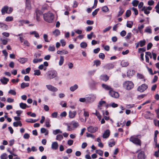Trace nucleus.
Returning <instances> with one entry per match:
<instances>
[{
	"mask_svg": "<svg viewBox=\"0 0 159 159\" xmlns=\"http://www.w3.org/2000/svg\"><path fill=\"white\" fill-rule=\"evenodd\" d=\"M44 20L49 23H52L53 20L54 16L50 12L45 13L43 15Z\"/></svg>",
	"mask_w": 159,
	"mask_h": 159,
	"instance_id": "obj_1",
	"label": "nucleus"
},
{
	"mask_svg": "<svg viewBox=\"0 0 159 159\" xmlns=\"http://www.w3.org/2000/svg\"><path fill=\"white\" fill-rule=\"evenodd\" d=\"M123 87L127 90H130L134 87V84L131 81H126L123 84Z\"/></svg>",
	"mask_w": 159,
	"mask_h": 159,
	"instance_id": "obj_2",
	"label": "nucleus"
},
{
	"mask_svg": "<svg viewBox=\"0 0 159 159\" xmlns=\"http://www.w3.org/2000/svg\"><path fill=\"white\" fill-rule=\"evenodd\" d=\"M47 79L51 80L57 76V73L55 70H50L47 72Z\"/></svg>",
	"mask_w": 159,
	"mask_h": 159,
	"instance_id": "obj_3",
	"label": "nucleus"
},
{
	"mask_svg": "<svg viewBox=\"0 0 159 159\" xmlns=\"http://www.w3.org/2000/svg\"><path fill=\"white\" fill-rule=\"evenodd\" d=\"M129 141L136 144L140 145L141 144V141L140 139L136 137L132 136L129 139Z\"/></svg>",
	"mask_w": 159,
	"mask_h": 159,
	"instance_id": "obj_4",
	"label": "nucleus"
},
{
	"mask_svg": "<svg viewBox=\"0 0 159 159\" xmlns=\"http://www.w3.org/2000/svg\"><path fill=\"white\" fill-rule=\"evenodd\" d=\"M96 95L94 94H91L89 96L86 97V102L91 103L93 102L96 99Z\"/></svg>",
	"mask_w": 159,
	"mask_h": 159,
	"instance_id": "obj_5",
	"label": "nucleus"
},
{
	"mask_svg": "<svg viewBox=\"0 0 159 159\" xmlns=\"http://www.w3.org/2000/svg\"><path fill=\"white\" fill-rule=\"evenodd\" d=\"M148 88V86L147 84H143L138 87L137 90L141 93H142L146 90Z\"/></svg>",
	"mask_w": 159,
	"mask_h": 159,
	"instance_id": "obj_6",
	"label": "nucleus"
},
{
	"mask_svg": "<svg viewBox=\"0 0 159 159\" xmlns=\"http://www.w3.org/2000/svg\"><path fill=\"white\" fill-rule=\"evenodd\" d=\"M109 93L111 97L115 98H118L119 97V93L118 92L114 91L113 88L112 90H111L110 91H109Z\"/></svg>",
	"mask_w": 159,
	"mask_h": 159,
	"instance_id": "obj_7",
	"label": "nucleus"
},
{
	"mask_svg": "<svg viewBox=\"0 0 159 159\" xmlns=\"http://www.w3.org/2000/svg\"><path fill=\"white\" fill-rule=\"evenodd\" d=\"M46 87L49 90L52 92H56L58 90L57 88L50 84L46 85Z\"/></svg>",
	"mask_w": 159,
	"mask_h": 159,
	"instance_id": "obj_8",
	"label": "nucleus"
},
{
	"mask_svg": "<svg viewBox=\"0 0 159 159\" xmlns=\"http://www.w3.org/2000/svg\"><path fill=\"white\" fill-rule=\"evenodd\" d=\"M88 131L91 133H94L98 131V128L97 127L90 126L87 128Z\"/></svg>",
	"mask_w": 159,
	"mask_h": 159,
	"instance_id": "obj_9",
	"label": "nucleus"
},
{
	"mask_svg": "<svg viewBox=\"0 0 159 159\" xmlns=\"http://www.w3.org/2000/svg\"><path fill=\"white\" fill-rule=\"evenodd\" d=\"M102 87L106 91H110L111 90H112V89L111 86L104 84H102Z\"/></svg>",
	"mask_w": 159,
	"mask_h": 159,
	"instance_id": "obj_10",
	"label": "nucleus"
},
{
	"mask_svg": "<svg viewBox=\"0 0 159 159\" xmlns=\"http://www.w3.org/2000/svg\"><path fill=\"white\" fill-rule=\"evenodd\" d=\"M138 159H145V157L144 152L143 151H140L138 153Z\"/></svg>",
	"mask_w": 159,
	"mask_h": 159,
	"instance_id": "obj_11",
	"label": "nucleus"
},
{
	"mask_svg": "<svg viewBox=\"0 0 159 159\" xmlns=\"http://www.w3.org/2000/svg\"><path fill=\"white\" fill-rule=\"evenodd\" d=\"M0 28L4 30H7L8 29V26L7 24L0 22Z\"/></svg>",
	"mask_w": 159,
	"mask_h": 159,
	"instance_id": "obj_12",
	"label": "nucleus"
},
{
	"mask_svg": "<svg viewBox=\"0 0 159 159\" xmlns=\"http://www.w3.org/2000/svg\"><path fill=\"white\" fill-rule=\"evenodd\" d=\"M0 81L2 84L5 85L9 81V79L5 77H3L0 79Z\"/></svg>",
	"mask_w": 159,
	"mask_h": 159,
	"instance_id": "obj_13",
	"label": "nucleus"
},
{
	"mask_svg": "<svg viewBox=\"0 0 159 159\" xmlns=\"http://www.w3.org/2000/svg\"><path fill=\"white\" fill-rule=\"evenodd\" d=\"M110 134V131L109 129H107L104 131L102 135V137L104 139L108 138Z\"/></svg>",
	"mask_w": 159,
	"mask_h": 159,
	"instance_id": "obj_14",
	"label": "nucleus"
},
{
	"mask_svg": "<svg viewBox=\"0 0 159 159\" xmlns=\"http://www.w3.org/2000/svg\"><path fill=\"white\" fill-rule=\"evenodd\" d=\"M77 114V112L75 111H70L69 112V116L70 118H74Z\"/></svg>",
	"mask_w": 159,
	"mask_h": 159,
	"instance_id": "obj_15",
	"label": "nucleus"
},
{
	"mask_svg": "<svg viewBox=\"0 0 159 159\" xmlns=\"http://www.w3.org/2000/svg\"><path fill=\"white\" fill-rule=\"evenodd\" d=\"M109 79V77L107 75H102L100 76V79L105 82L108 80Z\"/></svg>",
	"mask_w": 159,
	"mask_h": 159,
	"instance_id": "obj_16",
	"label": "nucleus"
},
{
	"mask_svg": "<svg viewBox=\"0 0 159 159\" xmlns=\"http://www.w3.org/2000/svg\"><path fill=\"white\" fill-rule=\"evenodd\" d=\"M23 33H21L20 34H14L15 36L18 37L19 36V40L20 43H23L24 41L25 40L24 38L23 37Z\"/></svg>",
	"mask_w": 159,
	"mask_h": 159,
	"instance_id": "obj_17",
	"label": "nucleus"
},
{
	"mask_svg": "<svg viewBox=\"0 0 159 159\" xmlns=\"http://www.w3.org/2000/svg\"><path fill=\"white\" fill-rule=\"evenodd\" d=\"M135 73V71L134 70H129L127 72V76L129 78L131 77L134 75Z\"/></svg>",
	"mask_w": 159,
	"mask_h": 159,
	"instance_id": "obj_18",
	"label": "nucleus"
},
{
	"mask_svg": "<svg viewBox=\"0 0 159 159\" xmlns=\"http://www.w3.org/2000/svg\"><path fill=\"white\" fill-rule=\"evenodd\" d=\"M114 66L113 63H108L105 65L103 67L106 69L110 70L113 68Z\"/></svg>",
	"mask_w": 159,
	"mask_h": 159,
	"instance_id": "obj_19",
	"label": "nucleus"
},
{
	"mask_svg": "<svg viewBox=\"0 0 159 159\" xmlns=\"http://www.w3.org/2000/svg\"><path fill=\"white\" fill-rule=\"evenodd\" d=\"M58 144L57 142H53L52 144L51 148L52 149L56 150L58 148Z\"/></svg>",
	"mask_w": 159,
	"mask_h": 159,
	"instance_id": "obj_20",
	"label": "nucleus"
},
{
	"mask_svg": "<svg viewBox=\"0 0 159 159\" xmlns=\"http://www.w3.org/2000/svg\"><path fill=\"white\" fill-rule=\"evenodd\" d=\"M18 22L20 23L19 25V26H22L23 24H27L29 23V21L28 20H20L18 21Z\"/></svg>",
	"mask_w": 159,
	"mask_h": 159,
	"instance_id": "obj_21",
	"label": "nucleus"
},
{
	"mask_svg": "<svg viewBox=\"0 0 159 159\" xmlns=\"http://www.w3.org/2000/svg\"><path fill=\"white\" fill-rule=\"evenodd\" d=\"M8 9V7L7 6H4L1 10L2 14L4 15L5 13H7V11Z\"/></svg>",
	"mask_w": 159,
	"mask_h": 159,
	"instance_id": "obj_22",
	"label": "nucleus"
},
{
	"mask_svg": "<svg viewBox=\"0 0 159 159\" xmlns=\"http://www.w3.org/2000/svg\"><path fill=\"white\" fill-rule=\"evenodd\" d=\"M18 61L21 64H24L28 61V59L26 58L21 57L18 59Z\"/></svg>",
	"mask_w": 159,
	"mask_h": 159,
	"instance_id": "obj_23",
	"label": "nucleus"
},
{
	"mask_svg": "<svg viewBox=\"0 0 159 159\" xmlns=\"http://www.w3.org/2000/svg\"><path fill=\"white\" fill-rule=\"evenodd\" d=\"M118 106V104L115 103V102L111 103H110L107 104L106 105V107H111L113 108H116Z\"/></svg>",
	"mask_w": 159,
	"mask_h": 159,
	"instance_id": "obj_24",
	"label": "nucleus"
},
{
	"mask_svg": "<svg viewBox=\"0 0 159 159\" xmlns=\"http://www.w3.org/2000/svg\"><path fill=\"white\" fill-rule=\"evenodd\" d=\"M26 7L28 9L30 10L31 9V6L29 0H25Z\"/></svg>",
	"mask_w": 159,
	"mask_h": 159,
	"instance_id": "obj_25",
	"label": "nucleus"
},
{
	"mask_svg": "<svg viewBox=\"0 0 159 159\" xmlns=\"http://www.w3.org/2000/svg\"><path fill=\"white\" fill-rule=\"evenodd\" d=\"M30 35H34V37L37 38H39V35L38 33L36 31H33L30 33Z\"/></svg>",
	"mask_w": 159,
	"mask_h": 159,
	"instance_id": "obj_26",
	"label": "nucleus"
},
{
	"mask_svg": "<svg viewBox=\"0 0 159 159\" xmlns=\"http://www.w3.org/2000/svg\"><path fill=\"white\" fill-rule=\"evenodd\" d=\"M42 12H40V11L39 10H37L36 11V19L37 21H40V15H39V14H42Z\"/></svg>",
	"mask_w": 159,
	"mask_h": 159,
	"instance_id": "obj_27",
	"label": "nucleus"
},
{
	"mask_svg": "<svg viewBox=\"0 0 159 159\" xmlns=\"http://www.w3.org/2000/svg\"><path fill=\"white\" fill-rule=\"evenodd\" d=\"M120 11L118 12L117 17H118L121 16L124 12L125 10L124 9L121 7H119Z\"/></svg>",
	"mask_w": 159,
	"mask_h": 159,
	"instance_id": "obj_28",
	"label": "nucleus"
},
{
	"mask_svg": "<svg viewBox=\"0 0 159 159\" xmlns=\"http://www.w3.org/2000/svg\"><path fill=\"white\" fill-rule=\"evenodd\" d=\"M52 33L54 35L57 37L60 35V31L58 29H56Z\"/></svg>",
	"mask_w": 159,
	"mask_h": 159,
	"instance_id": "obj_29",
	"label": "nucleus"
},
{
	"mask_svg": "<svg viewBox=\"0 0 159 159\" xmlns=\"http://www.w3.org/2000/svg\"><path fill=\"white\" fill-rule=\"evenodd\" d=\"M20 107L22 109H25L26 107H29V106L26 105V104L23 102H21L19 104Z\"/></svg>",
	"mask_w": 159,
	"mask_h": 159,
	"instance_id": "obj_30",
	"label": "nucleus"
},
{
	"mask_svg": "<svg viewBox=\"0 0 159 159\" xmlns=\"http://www.w3.org/2000/svg\"><path fill=\"white\" fill-rule=\"evenodd\" d=\"M144 32L150 34H151L152 33V30L151 29V27L150 26L147 27L144 30Z\"/></svg>",
	"mask_w": 159,
	"mask_h": 159,
	"instance_id": "obj_31",
	"label": "nucleus"
},
{
	"mask_svg": "<svg viewBox=\"0 0 159 159\" xmlns=\"http://www.w3.org/2000/svg\"><path fill=\"white\" fill-rule=\"evenodd\" d=\"M57 53L58 54H66L68 53V52L65 50H58L57 52Z\"/></svg>",
	"mask_w": 159,
	"mask_h": 159,
	"instance_id": "obj_32",
	"label": "nucleus"
},
{
	"mask_svg": "<svg viewBox=\"0 0 159 159\" xmlns=\"http://www.w3.org/2000/svg\"><path fill=\"white\" fill-rule=\"evenodd\" d=\"M43 61L42 58H39L38 59L37 58H34L33 60V63L36 64L39 62H40Z\"/></svg>",
	"mask_w": 159,
	"mask_h": 159,
	"instance_id": "obj_33",
	"label": "nucleus"
},
{
	"mask_svg": "<svg viewBox=\"0 0 159 159\" xmlns=\"http://www.w3.org/2000/svg\"><path fill=\"white\" fill-rule=\"evenodd\" d=\"M78 88V85L76 84H75L73 86L70 87V89L71 91L72 92H74L76 89H77Z\"/></svg>",
	"mask_w": 159,
	"mask_h": 159,
	"instance_id": "obj_34",
	"label": "nucleus"
},
{
	"mask_svg": "<svg viewBox=\"0 0 159 159\" xmlns=\"http://www.w3.org/2000/svg\"><path fill=\"white\" fill-rule=\"evenodd\" d=\"M62 131H61L60 129H57L54 130L52 131V133L54 135H56L59 133H62Z\"/></svg>",
	"mask_w": 159,
	"mask_h": 159,
	"instance_id": "obj_35",
	"label": "nucleus"
},
{
	"mask_svg": "<svg viewBox=\"0 0 159 159\" xmlns=\"http://www.w3.org/2000/svg\"><path fill=\"white\" fill-rule=\"evenodd\" d=\"M63 139V136L61 134H58L56 136V139L59 141H61Z\"/></svg>",
	"mask_w": 159,
	"mask_h": 159,
	"instance_id": "obj_36",
	"label": "nucleus"
},
{
	"mask_svg": "<svg viewBox=\"0 0 159 159\" xmlns=\"http://www.w3.org/2000/svg\"><path fill=\"white\" fill-rule=\"evenodd\" d=\"M129 65L128 62L125 60H122L121 62V65L123 67H126Z\"/></svg>",
	"mask_w": 159,
	"mask_h": 159,
	"instance_id": "obj_37",
	"label": "nucleus"
},
{
	"mask_svg": "<svg viewBox=\"0 0 159 159\" xmlns=\"http://www.w3.org/2000/svg\"><path fill=\"white\" fill-rule=\"evenodd\" d=\"M139 44V46L141 47H143L144 46L146 43V41L145 39H143L142 40H140L138 43Z\"/></svg>",
	"mask_w": 159,
	"mask_h": 159,
	"instance_id": "obj_38",
	"label": "nucleus"
},
{
	"mask_svg": "<svg viewBox=\"0 0 159 159\" xmlns=\"http://www.w3.org/2000/svg\"><path fill=\"white\" fill-rule=\"evenodd\" d=\"M29 86V84L28 83L23 82L21 84V87L22 89H24L25 87H28Z\"/></svg>",
	"mask_w": 159,
	"mask_h": 159,
	"instance_id": "obj_39",
	"label": "nucleus"
},
{
	"mask_svg": "<svg viewBox=\"0 0 159 159\" xmlns=\"http://www.w3.org/2000/svg\"><path fill=\"white\" fill-rule=\"evenodd\" d=\"M64 57L63 56H60V60H59V66H61L63 62H64Z\"/></svg>",
	"mask_w": 159,
	"mask_h": 159,
	"instance_id": "obj_40",
	"label": "nucleus"
},
{
	"mask_svg": "<svg viewBox=\"0 0 159 159\" xmlns=\"http://www.w3.org/2000/svg\"><path fill=\"white\" fill-rule=\"evenodd\" d=\"M71 124L74 128H77L79 126L78 122L75 121H72L71 122Z\"/></svg>",
	"mask_w": 159,
	"mask_h": 159,
	"instance_id": "obj_41",
	"label": "nucleus"
},
{
	"mask_svg": "<svg viewBox=\"0 0 159 159\" xmlns=\"http://www.w3.org/2000/svg\"><path fill=\"white\" fill-rule=\"evenodd\" d=\"M25 121L28 123H35L37 121V120H34L32 119H28L26 120Z\"/></svg>",
	"mask_w": 159,
	"mask_h": 159,
	"instance_id": "obj_42",
	"label": "nucleus"
},
{
	"mask_svg": "<svg viewBox=\"0 0 159 159\" xmlns=\"http://www.w3.org/2000/svg\"><path fill=\"white\" fill-rule=\"evenodd\" d=\"M13 20V18L12 16H8L6 17L5 20L7 22L12 21Z\"/></svg>",
	"mask_w": 159,
	"mask_h": 159,
	"instance_id": "obj_43",
	"label": "nucleus"
},
{
	"mask_svg": "<svg viewBox=\"0 0 159 159\" xmlns=\"http://www.w3.org/2000/svg\"><path fill=\"white\" fill-rule=\"evenodd\" d=\"M93 114L96 115L99 120H101L102 116L98 111H96V112L95 113H93Z\"/></svg>",
	"mask_w": 159,
	"mask_h": 159,
	"instance_id": "obj_44",
	"label": "nucleus"
},
{
	"mask_svg": "<svg viewBox=\"0 0 159 159\" xmlns=\"http://www.w3.org/2000/svg\"><path fill=\"white\" fill-rule=\"evenodd\" d=\"M50 122V120L49 118H47L45 121V124L47 127H49L51 126Z\"/></svg>",
	"mask_w": 159,
	"mask_h": 159,
	"instance_id": "obj_45",
	"label": "nucleus"
},
{
	"mask_svg": "<svg viewBox=\"0 0 159 159\" xmlns=\"http://www.w3.org/2000/svg\"><path fill=\"white\" fill-rule=\"evenodd\" d=\"M139 3V2L138 0H134L133 1L132 4L133 6L135 7H137Z\"/></svg>",
	"mask_w": 159,
	"mask_h": 159,
	"instance_id": "obj_46",
	"label": "nucleus"
},
{
	"mask_svg": "<svg viewBox=\"0 0 159 159\" xmlns=\"http://www.w3.org/2000/svg\"><path fill=\"white\" fill-rule=\"evenodd\" d=\"M80 46L82 48H84L87 46V44L86 42H82L80 43Z\"/></svg>",
	"mask_w": 159,
	"mask_h": 159,
	"instance_id": "obj_47",
	"label": "nucleus"
},
{
	"mask_svg": "<svg viewBox=\"0 0 159 159\" xmlns=\"http://www.w3.org/2000/svg\"><path fill=\"white\" fill-rule=\"evenodd\" d=\"M0 158L1 159H7L8 158V156L6 153H3L1 155Z\"/></svg>",
	"mask_w": 159,
	"mask_h": 159,
	"instance_id": "obj_48",
	"label": "nucleus"
},
{
	"mask_svg": "<svg viewBox=\"0 0 159 159\" xmlns=\"http://www.w3.org/2000/svg\"><path fill=\"white\" fill-rule=\"evenodd\" d=\"M96 152L101 156H103V152L102 150H96Z\"/></svg>",
	"mask_w": 159,
	"mask_h": 159,
	"instance_id": "obj_49",
	"label": "nucleus"
},
{
	"mask_svg": "<svg viewBox=\"0 0 159 159\" xmlns=\"http://www.w3.org/2000/svg\"><path fill=\"white\" fill-rule=\"evenodd\" d=\"M48 50L49 51L53 52L55 50V48L54 46H49Z\"/></svg>",
	"mask_w": 159,
	"mask_h": 159,
	"instance_id": "obj_50",
	"label": "nucleus"
},
{
	"mask_svg": "<svg viewBox=\"0 0 159 159\" xmlns=\"http://www.w3.org/2000/svg\"><path fill=\"white\" fill-rule=\"evenodd\" d=\"M34 75H40L41 74L40 71L39 70H34Z\"/></svg>",
	"mask_w": 159,
	"mask_h": 159,
	"instance_id": "obj_51",
	"label": "nucleus"
},
{
	"mask_svg": "<svg viewBox=\"0 0 159 159\" xmlns=\"http://www.w3.org/2000/svg\"><path fill=\"white\" fill-rule=\"evenodd\" d=\"M102 11L104 12H107L109 11V9L107 6H104L102 7Z\"/></svg>",
	"mask_w": 159,
	"mask_h": 159,
	"instance_id": "obj_52",
	"label": "nucleus"
},
{
	"mask_svg": "<svg viewBox=\"0 0 159 159\" xmlns=\"http://www.w3.org/2000/svg\"><path fill=\"white\" fill-rule=\"evenodd\" d=\"M23 44L24 45L27 46L29 47L30 46V44L29 42L26 40H25L23 42Z\"/></svg>",
	"mask_w": 159,
	"mask_h": 159,
	"instance_id": "obj_53",
	"label": "nucleus"
},
{
	"mask_svg": "<svg viewBox=\"0 0 159 159\" xmlns=\"http://www.w3.org/2000/svg\"><path fill=\"white\" fill-rule=\"evenodd\" d=\"M84 116L86 117L85 119V121H86V119H87L86 117L88 118L89 116V112L87 111H84Z\"/></svg>",
	"mask_w": 159,
	"mask_h": 159,
	"instance_id": "obj_54",
	"label": "nucleus"
},
{
	"mask_svg": "<svg viewBox=\"0 0 159 159\" xmlns=\"http://www.w3.org/2000/svg\"><path fill=\"white\" fill-rule=\"evenodd\" d=\"M137 77L139 79H143L144 78V76L142 74L139 73L137 74Z\"/></svg>",
	"mask_w": 159,
	"mask_h": 159,
	"instance_id": "obj_55",
	"label": "nucleus"
},
{
	"mask_svg": "<svg viewBox=\"0 0 159 159\" xmlns=\"http://www.w3.org/2000/svg\"><path fill=\"white\" fill-rule=\"evenodd\" d=\"M133 24V22H130L129 23L127 22L126 24V26L128 27L131 28Z\"/></svg>",
	"mask_w": 159,
	"mask_h": 159,
	"instance_id": "obj_56",
	"label": "nucleus"
},
{
	"mask_svg": "<svg viewBox=\"0 0 159 159\" xmlns=\"http://www.w3.org/2000/svg\"><path fill=\"white\" fill-rule=\"evenodd\" d=\"M94 64L97 66H99L101 64L100 61L98 60H95L94 61Z\"/></svg>",
	"mask_w": 159,
	"mask_h": 159,
	"instance_id": "obj_57",
	"label": "nucleus"
},
{
	"mask_svg": "<svg viewBox=\"0 0 159 159\" xmlns=\"http://www.w3.org/2000/svg\"><path fill=\"white\" fill-rule=\"evenodd\" d=\"M99 10V8H97L95 9L93 11V12L92 13V15L93 16H94L96 15Z\"/></svg>",
	"mask_w": 159,
	"mask_h": 159,
	"instance_id": "obj_58",
	"label": "nucleus"
},
{
	"mask_svg": "<svg viewBox=\"0 0 159 159\" xmlns=\"http://www.w3.org/2000/svg\"><path fill=\"white\" fill-rule=\"evenodd\" d=\"M8 93H10L13 95H15L16 94V92L13 90L11 89L8 92Z\"/></svg>",
	"mask_w": 159,
	"mask_h": 159,
	"instance_id": "obj_59",
	"label": "nucleus"
},
{
	"mask_svg": "<svg viewBox=\"0 0 159 159\" xmlns=\"http://www.w3.org/2000/svg\"><path fill=\"white\" fill-rule=\"evenodd\" d=\"M0 40L2 42V43L4 45H6L7 43V41L5 39H3L2 38H1L0 39Z\"/></svg>",
	"mask_w": 159,
	"mask_h": 159,
	"instance_id": "obj_60",
	"label": "nucleus"
},
{
	"mask_svg": "<svg viewBox=\"0 0 159 159\" xmlns=\"http://www.w3.org/2000/svg\"><path fill=\"white\" fill-rule=\"evenodd\" d=\"M131 14V12L130 10H127L126 12V16L129 17L130 16Z\"/></svg>",
	"mask_w": 159,
	"mask_h": 159,
	"instance_id": "obj_61",
	"label": "nucleus"
},
{
	"mask_svg": "<svg viewBox=\"0 0 159 159\" xmlns=\"http://www.w3.org/2000/svg\"><path fill=\"white\" fill-rule=\"evenodd\" d=\"M30 137V135L28 133H25L23 135V138L25 139H28Z\"/></svg>",
	"mask_w": 159,
	"mask_h": 159,
	"instance_id": "obj_62",
	"label": "nucleus"
},
{
	"mask_svg": "<svg viewBox=\"0 0 159 159\" xmlns=\"http://www.w3.org/2000/svg\"><path fill=\"white\" fill-rule=\"evenodd\" d=\"M131 33H129L127 34V35L125 37V38L127 39H129L131 38Z\"/></svg>",
	"mask_w": 159,
	"mask_h": 159,
	"instance_id": "obj_63",
	"label": "nucleus"
},
{
	"mask_svg": "<svg viewBox=\"0 0 159 159\" xmlns=\"http://www.w3.org/2000/svg\"><path fill=\"white\" fill-rule=\"evenodd\" d=\"M153 122L155 126L159 127V120H154Z\"/></svg>",
	"mask_w": 159,
	"mask_h": 159,
	"instance_id": "obj_64",
	"label": "nucleus"
}]
</instances>
